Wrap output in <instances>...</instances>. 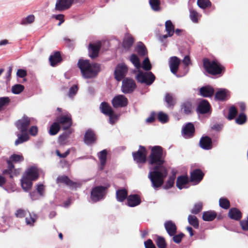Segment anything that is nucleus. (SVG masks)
Listing matches in <instances>:
<instances>
[{"instance_id": "obj_27", "label": "nucleus", "mask_w": 248, "mask_h": 248, "mask_svg": "<svg viewBox=\"0 0 248 248\" xmlns=\"http://www.w3.org/2000/svg\"><path fill=\"white\" fill-rule=\"evenodd\" d=\"M222 122V118L219 117H214L211 119L210 124V131H215L219 132L223 128V124L220 123Z\"/></svg>"}, {"instance_id": "obj_23", "label": "nucleus", "mask_w": 248, "mask_h": 248, "mask_svg": "<svg viewBox=\"0 0 248 248\" xmlns=\"http://www.w3.org/2000/svg\"><path fill=\"white\" fill-rule=\"evenodd\" d=\"M230 98V92L226 88H219L214 94V99L216 101L224 102Z\"/></svg>"}, {"instance_id": "obj_32", "label": "nucleus", "mask_w": 248, "mask_h": 248, "mask_svg": "<svg viewBox=\"0 0 248 248\" xmlns=\"http://www.w3.org/2000/svg\"><path fill=\"white\" fill-rule=\"evenodd\" d=\"M164 228L169 235H172L177 232V227L171 220H168L164 223Z\"/></svg>"}, {"instance_id": "obj_10", "label": "nucleus", "mask_w": 248, "mask_h": 248, "mask_svg": "<svg viewBox=\"0 0 248 248\" xmlns=\"http://www.w3.org/2000/svg\"><path fill=\"white\" fill-rule=\"evenodd\" d=\"M121 91L124 94H131L137 88L135 80L130 77H125L122 79Z\"/></svg>"}, {"instance_id": "obj_5", "label": "nucleus", "mask_w": 248, "mask_h": 248, "mask_svg": "<svg viewBox=\"0 0 248 248\" xmlns=\"http://www.w3.org/2000/svg\"><path fill=\"white\" fill-rule=\"evenodd\" d=\"M195 109L199 119L202 123L206 122V120L211 116L212 111V107L209 101L203 98L197 100Z\"/></svg>"}, {"instance_id": "obj_34", "label": "nucleus", "mask_w": 248, "mask_h": 248, "mask_svg": "<svg viewBox=\"0 0 248 248\" xmlns=\"http://www.w3.org/2000/svg\"><path fill=\"white\" fill-rule=\"evenodd\" d=\"M134 51H136L137 54L140 57H144L148 55L147 48L145 44L141 41H139L137 43Z\"/></svg>"}, {"instance_id": "obj_17", "label": "nucleus", "mask_w": 248, "mask_h": 248, "mask_svg": "<svg viewBox=\"0 0 248 248\" xmlns=\"http://www.w3.org/2000/svg\"><path fill=\"white\" fill-rule=\"evenodd\" d=\"M101 45L102 43L100 40L89 42L87 47L88 56L91 59L93 60L98 57L99 51Z\"/></svg>"}, {"instance_id": "obj_60", "label": "nucleus", "mask_w": 248, "mask_h": 248, "mask_svg": "<svg viewBox=\"0 0 248 248\" xmlns=\"http://www.w3.org/2000/svg\"><path fill=\"white\" fill-rule=\"evenodd\" d=\"M34 189L37 191V193L40 194L42 197H45V186L41 182L37 184L34 187Z\"/></svg>"}, {"instance_id": "obj_30", "label": "nucleus", "mask_w": 248, "mask_h": 248, "mask_svg": "<svg viewBox=\"0 0 248 248\" xmlns=\"http://www.w3.org/2000/svg\"><path fill=\"white\" fill-rule=\"evenodd\" d=\"M170 237V248H175L176 245L173 243L179 245L181 243L183 239L185 236V234L182 232L178 233L175 232L172 235H169Z\"/></svg>"}, {"instance_id": "obj_37", "label": "nucleus", "mask_w": 248, "mask_h": 248, "mask_svg": "<svg viewBox=\"0 0 248 248\" xmlns=\"http://www.w3.org/2000/svg\"><path fill=\"white\" fill-rule=\"evenodd\" d=\"M223 114L224 116L229 121H231L235 118L236 115V109L234 105H232L229 107L228 110L226 108L223 110Z\"/></svg>"}, {"instance_id": "obj_11", "label": "nucleus", "mask_w": 248, "mask_h": 248, "mask_svg": "<svg viewBox=\"0 0 248 248\" xmlns=\"http://www.w3.org/2000/svg\"><path fill=\"white\" fill-rule=\"evenodd\" d=\"M140 72V78H138L137 82L144 84L146 86H150L152 85L156 79L155 74L151 70Z\"/></svg>"}, {"instance_id": "obj_42", "label": "nucleus", "mask_w": 248, "mask_h": 248, "mask_svg": "<svg viewBox=\"0 0 248 248\" xmlns=\"http://www.w3.org/2000/svg\"><path fill=\"white\" fill-rule=\"evenodd\" d=\"M205 239V234L204 233V230L201 231L200 232H196L195 235H194L192 238H189L188 241H189L187 244L184 245L182 248H186L191 245V242L197 239L204 240Z\"/></svg>"}, {"instance_id": "obj_50", "label": "nucleus", "mask_w": 248, "mask_h": 248, "mask_svg": "<svg viewBox=\"0 0 248 248\" xmlns=\"http://www.w3.org/2000/svg\"><path fill=\"white\" fill-rule=\"evenodd\" d=\"M149 4L151 9L154 12H159L162 9L160 0H149Z\"/></svg>"}, {"instance_id": "obj_12", "label": "nucleus", "mask_w": 248, "mask_h": 248, "mask_svg": "<svg viewBox=\"0 0 248 248\" xmlns=\"http://www.w3.org/2000/svg\"><path fill=\"white\" fill-rule=\"evenodd\" d=\"M128 70V67L124 62L118 63L115 68L114 71V79L120 82L124 79L126 75Z\"/></svg>"}, {"instance_id": "obj_49", "label": "nucleus", "mask_w": 248, "mask_h": 248, "mask_svg": "<svg viewBox=\"0 0 248 248\" xmlns=\"http://www.w3.org/2000/svg\"><path fill=\"white\" fill-rule=\"evenodd\" d=\"M189 11V18L190 20L195 23H197L199 22L200 17L201 15H200L197 11L194 9L193 8H190Z\"/></svg>"}, {"instance_id": "obj_54", "label": "nucleus", "mask_w": 248, "mask_h": 248, "mask_svg": "<svg viewBox=\"0 0 248 248\" xmlns=\"http://www.w3.org/2000/svg\"><path fill=\"white\" fill-rule=\"evenodd\" d=\"M10 102V99L8 96L0 97V112L4 110Z\"/></svg>"}, {"instance_id": "obj_45", "label": "nucleus", "mask_w": 248, "mask_h": 248, "mask_svg": "<svg viewBox=\"0 0 248 248\" xmlns=\"http://www.w3.org/2000/svg\"><path fill=\"white\" fill-rule=\"evenodd\" d=\"M157 121L162 124H165L169 122L170 117L168 113L160 110L156 112Z\"/></svg>"}, {"instance_id": "obj_2", "label": "nucleus", "mask_w": 248, "mask_h": 248, "mask_svg": "<svg viewBox=\"0 0 248 248\" xmlns=\"http://www.w3.org/2000/svg\"><path fill=\"white\" fill-rule=\"evenodd\" d=\"M96 181L97 184L93 185L90 190V199L89 202L92 203L104 200L111 186L109 180L105 177H101Z\"/></svg>"}, {"instance_id": "obj_13", "label": "nucleus", "mask_w": 248, "mask_h": 248, "mask_svg": "<svg viewBox=\"0 0 248 248\" xmlns=\"http://www.w3.org/2000/svg\"><path fill=\"white\" fill-rule=\"evenodd\" d=\"M7 160V167L6 170L5 172H7L11 169H14L15 164L20 163L24 160V157L22 154L20 153H14L12 154L9 158H5Z\"/></svg>"}, {"instance_id": "obj_59", "label": "nucleus", "mask_w": 248, "mask_h": 248, "mask_svg": "<svg viewBox=\"0 0 248 248\" xmlns=\"http://www.w3.org/2000/svg\"><path fill=\"white\" fill-rule=\"evenodd\" d=\"M79 87L78 83L72 85L69 89L67 93L68 96L70 98H73L75 95L78 93Z\"/></svg>"}, {"instance_id": "obj_31", "label": "nucleus", "mask_w": 248, "mask_h": 248, "mask_svg": "<svg viewBox=\"0 0 248 248\" xmlns=\"http://www.w3.org/2000/svg\"><path fill=\"white\" fill-rule=\"evenodd\" d=\"M128 196L127 189L124 187H119L116 190L115 197L118 202H124L126 200Z\"/></svg>"}, {"instance_id": "obj_8", "label": "nucleus", "mask_w": 248, "mask_h": 248, "mask_svg": "<svg viewBox=\"0 0 248 248\" xmlns=\"http://www.w3.org/2000/svg\"><path fill=\"white\" fill-rule=\"evenodd\" d=\"M55 120L61 126L62 130L72 129L73 120L71 114L68 111L65 110L63 113L58 114Z\"/></svg>"}, {"instance_id": "obj_28", "label": "nucleus", "mask_w": 248, "mask_h": 248, "mask_svg": "<svg viewBox=\"0 0 248 248\" xmlns=\"http://www.w3.org/2000/svg\"><path fill=\"white\" fill-rule=\"evenodd\" d=\"M21 187L25 192H30L33 186V181L30 180L28 177H25L23 175L20 180Z\"/></svg>"}, {"instance_id": "obj_58", "label": "nucleus", "mask_w": 248, "mask_h": 248, "mask_svg": "<svg viewBox=\"0 0 248 248\" xmlns=\"http://www.w3.org/2000/svg\"><path fill=\"white\" fill-rule=\"evenodd\" d=\"M235 122L238 125L245 124L247 121V116L246 113H240L238 116L234 118Z\"/></svg>"}, {"instance_id": "obj_46", "label": "nucleus", "mask_w": 248, "mask_h": 248, "mask_svg": "<svg viewBox=\"0 0 248 248\" xmlns=\"http://www.w3.org/2000/svg\"><path fill=\"white\" fill-rule=\"evenodd\" d=\"M187 220L190 226H192L194 229H199V220L195 215H189Z\"/></svg>"}, {"instance_id": "obj_6", "label": "nucleus", "mask_w": 248, "mask_h": 248, "mask_svg": "<svg viewBox=\"0 0 248 248\" xmlns=\"http://www.w3.org/2000/svg\"><path fill=\"white\" fill-rule=\"evenodd\" d=\"M148 150L145 146L140 145L136 151L132 152V156L134 162L137 164L139 169L143 168L144 165L148 163Z\"/></svg>"}, {"instance_id": "obj_38", "label": "nucleus", "mask_w": 248, "mask_h": 248, "mask_svg": "<svg viewBox=\"0 0 248 248\" xmlns=\"http://www.w3.org/2000/svg\"><path fill=\"white\" fill-rule=\"evenodd\" d=\"M166 103V107L168 108H172L176 104V98L170 93H167L163 99Z\"/></svg>"}, {"instance_id": "obj_55", "label": "nucleus", "mask_w": 248, "mask_h": 248, "mask_svg": "<svg viewBox=\"0 0 248 248\" xmlns=\"http://www.w3.org/2000/svg\"><path fill=\"white\" fill-rule=\"evenodd\" d=\"M20 170L21 169L20 168L16 169L15 166L14 169H11L8 172H5V171L6 170V169L2 170V172L4 175H9V178L11 179H13L14 176H17L19 174Z\"/></svg>"}, {"instance_id": "obj_19", "label": "nucleus", "mask_w": 248, "mask_h": 248, "mask_svg": "<svg viewBox=\"0 0 248 248\" xmlns=\"http://www.w3.org/2000/svg\"><path fill=\"white\" fill-rule=\"evenodd\" d=\"M64 61L62 53L59 50H54L51 53L48 58L49 65L55 67L60 64Z\"/></svg>"}, {"instance_id": "obj_48", "label": "nucleus", "mask_w": 248, "mask_h": 248, "mask_svg": "<svg viewBox=\"0 0 248 248\" xmlns=\"http://www.w3.org/2000/svg\"><path fill=\"white\" fill-rule=\"evenodd\" d=\"M219 207L224 210H228L230 208L231 203L230 201L226 197H222L219 199Z\"/></svg>"}, {"instance_id": "obj_56", "label": "nucleus", "mask_w": 248, "mask_h": 248, "mask_svg": "<svg viewBox=\"0 0 248 248\" xmlns=\"http://www.w3.org/2000/svg\"><path fill=\"white\" fill-rule=\"evenodd\" d=\"M144 59L142 62V64L141 68L144 70V71H150L153 68L152 65L150 62V59L148 56V55L144 57Z\"/></svg>"}, {"instance_id": "obj_62", "label": "nucleus", "mask_w": 248, "mask_h": 248, "mask_svg": "<svg viewBox=\"0 0 248 248\" xmlns=\"http://www.w3.org/2000/svg\"><path fill=\"white\" fill-rule=\"evenodd\" d=\"M165 31L169 32L173 35L174 33L175 27L171 20H167L165 23Z\"/></svg>"}, {"instance_id": "obj_43", "label": "nucleus", "mask_w": 248, "mask_h": 248, "mask_svg": "<svg viewBox=\"0 0 248 248\" xmlns=\"http://www.w3.org/2000/svg\"><path fill=\"white\" fill-rule=\"evenodd\" d=\"M61 134L58 136V142L60 145H64L65 144V141L69 137V136L72 133V129H68L66 130H63Z\"/></svg>"}, {"instance_id": "obj_44", "label": "nucleus", "mask_w": 248, "mask_h": 248, "mask_svg": "<svg viewBox=\"0 0 248 248\" xmlns=\"http://www.w3.org/2000/svg\"><path fill=\"white\" fill-rule=\"evenodd\" d=\"M69 3V0H61L56 1L55 10L59 12H62L68 9L67 6Z\"/></svg>"}, {"instance_id": "obj_61", "label": "nucleus", "mask_w": 248, "mask_h": 248, "mask_svg": "<svg viewBox=\"0 0 248 248\" xmlns=\"http://www.w3.org/2000/svg\"><path fill=\"white\" fill-rule=\"evenodd\" d=\"M64 42L65 46L70 51H73L75 47V43L74 40L71 39L67 37H64L63 39Z\"/></svg>"}, {"instance_id": "obj_47", "label": "nucleus", "mask_w": 248, "mask_h": 248, "mask_svg": "<svg viewBox=\"0 0 248 248\" xmlns=\"http://www.w3.org/2000/svg\"><path fill=\"white\" fill-rule=\"evenodd\" d=\"M71 179L68 176L63 174L62 175H59L56 178L57 184H63L65 185L70 186Z\"/></svg>"}, {"instance_id": "obj_14", "label": "nucleus", "mask_w": 248, "mask_h": 248, "mask_svg": "<svg viewBox=\"0 0 248 248\" xmlns=\"http://www.w3.org/2000/svg\"><path fill=\"white\" fill-rule=\"evenodd\" d=\"M40 173H43L42 169L38 168L35 165L30 166L25 171L26 176L33 181H37L40 176Z\"/></svg>"}, {"instance_id": "obj_33", "label": "nucleus", "mask_w": 248, "mask_h": 248, "mask_svg": "<svg viewBox=\"0 0 248 248\" xmlns=\"http://www.w3.org/2000/svg\"><path fill=\"white\" fill-rule=\"evenodd\" d=\"M153 239L155 243L156 248H168V244L163 236L155 234L153 235Z\"/></svg>"}, {"instance_id": "obj_64", "label": "nucleus", "mask_w": 248, "mask_h": 248, "mask_svg": "<svg viewBox=\"0 0 248 248\" xmlns=\"http://www.w3.org/2000/svg\"><path fill=\"white\" fill-rule=\"evenodd\" d=\"M203 208V204L202 202H199L194 205L193 208L191 210V214L193 215H197L200 213Z\"/></svg>"}, {"instance_id": "obj_21", "label": "nucleus", "mask_w": 248, "mask_h": 248, "mask_svg": "<svg viewBox=\"0 0 248 248\" xmlns=\"http://www.w3.org/2000/svg\"><path fill=\"white\" fill-rule=\"evenodd\" d=\"M190 179L187 174H182L178 175L177 177L176 182V186L179 189L188 188L190 185Z\"/></svg>"}, {"instance_id": "obj_24", "label": "nucleus", "mask_w": 248, "mask_h": 248, "mask_svg": "<svg viewBox=\"0 0 248 248\" xmlns=\"http://www.w3.org/2000/svg\"><path fill=\"white\" fill-rule=\"evenodd\" d=\"M30 124V118L24 114L21 119L16 122L15 125L21 132H23L25 131L27 132L28 128Z\"/></svg>"}, {"instance_id": "obj_20", "label": "nucleus", "mask_w": 248, "mask_h": 248, "mask_svg": "<svg viewBox=\"0 0 248 248\" xmlns=\"http://www.w3.org/2000/svg\"><path fill=\"white\" fill-rule=\"evenodd\" d=\"M211 138L207 134H203L199 142V147L204 150H210L216 147L211 140Z\"/></svg>"}, {"instance_id": "obj_1", "label": "nucleus", "mask_w": 248, "mask_h": 248, "mask_svg": "<svg viewBox=\"0 0 248 248\" xmlns=\"http://www.w3.org/2000/svg\"><path fill=\"white\" fill-rule=\"evenodd\" d=\"M148 148L150 153L148 155L149 165L148 178L151 182V186L155 190H158L169 174L165 165L167 153L166 150L159 145L149 146Z\"/></svg>"}, {"instance_id": "obj_52", "label": "nucleus", "mask_w": 248, "mask_h": 248, "mask_svg": "<svg viewBox=\"0 0 248 248\" xmlns=\"http://www.w3.org/2000/svg\"><path fill=\"white\" fill-rule=\"evenodd\" d=\"M25 89L24 85L21 84L16 83L13 85L11 88V92L14 94H19L22 93Z\"/></svg>"}, {"instance_id": "obj_57", "label": "nucleus", "mask_w": 248, "mask_h": 248, "mask_svg": "<svg viewBox=\"0 0 248 248\" xmlns=\"http://www.w3.org/2000/svg\"><path fill=\"white\" fill-rule=\"evenodd\" d=\"M35 20V16L31 14L25 17L22 18L20 22V24L22 25H26L32 23Z\"/></svg>"}, {"instance_id": "obj_22", "label": "nucleus", "mask_w": 248, "mask_h": 248, "mask_svg": "<svg viewBox=\"0 0 248 248\" xmlns=\"http://www.w3.org/2000/svg\"><path fill=\"white\" fill-rule=\"evenodd\" d=\"M97 136L94 131L91 129H87L85 132L83 141L87 146L95 143L97 141Z\"/></svg>"}, {"instance_id": "obj_35", "label": "nucleus", "mask_w": 248, "mask_h": 248, "mask_svg": "<svg viewBox=\"0 0 248 248\" xmlns=\"http://www.w3.org/2000/svg\"><path fill=\"white\" fill-rule=\"evenodd\" d=\"M128 35V37L126 38H124L123 42L122 44V47L125 51H129L135 42V39L132 35L129 34L128 32H126L125 33V35Z\"/></svg>"}, {"instance_id": "obj_3", "label": "nucleus", "mask_w": 248, "mask_h": 248, "mask_svg": "<svg viewBox=\"0 0 248 248\" xmlns=\"http://www.w3.org/2000/svg\"><path fill=\"white\" fill-rule=\"evenodd\" d=\"M203 74L207 77L216 79L222 77L226 71V67L217 59L210 60L204 57L202 60Z\"/></svg>"}, {"instance_id": "obj_51", "label": "nucleus", "mask_w": 248, "mask_h": 248, "mask_svg": "<svg viewBox=\"0 0 248 248\" xmlns=\"http://www.w3.org/2000/svg\"><path fill=\"white\" fill-rule=\"evenodd\" d=\"M129 60L135 67H141L142 64L140 59L135 53H133L129 56Z\"/></svg>"}, {"instance_id": "obj_39", "label": "nucleus", "mask_w": 248, "mask_h": 248, "mask_svg": "<svg viewBox=\"0 0 248 248\" xmlns=\"http://www.w3.org/2000/svg\"><path fill=\"white\" fill-rule=\"evenodd\" d=\"M99 110L100 112L105 116L109 115L110 113L114 112V110L110 104L105 101L102 102L100 104Z\"/></svg>"}, {"instance_id": "obj_29", "label": "nucleus", "mask_w": 248, "mask_h": 248, "mask_svg": "<svg viewBox=\"0 0 248 248\" xmlns=\"http://www.w3.org/2000/svg\"><path fill=\"white\" fill-rule=\"evenodd\" d=\"M62 129L61 126L55 120H53L52 123L50 121L48 124V133L50 136H55L57 135Z\"/></svg>"}, {"instance_id": "obj_63", "label": "nucleus", "mask_w": 248, "mask_h": 248, "mask_svg": "<svg viewBox=\"0 0 248 248\" xmlns=\"http://www.w3.org/2000/svg\"><path fill=\"white\" fill-rule=\"evenodd\" d=\"M157 120V114L155 111H152L149 116L145 120V123L150 124L155 122Z\"/></svg>"}, {"instance_id": "obj_15", "label": "nucleus", "mask_w": 248, "mask_h": 248, "mask_svg": "<svg viewBox=\"0 0 248 248\" xmlns=\"http://www.w3.org/2000/svg\"><path fill=\"white\" fill-rule=\"evenodd\" d=\"M190 182L192 186L198 185L203 179L205 173L200 168L191 170L190 172Z\"/></svg>"}, {"instance_id": "obj_53", "label": "nucleus", "mask_w": 248, "mask_h": 248, "mask_svg": "<svg viewBox=\"0 0 248 248\" xmlns=\"http://www.w3.org/2000/svg\"><path fill=\"white\" fill-rule=\"evenodd\" d=\"M197 5L199 8L205 11L212 6V2L210 0H197Z\"/></svg>"}, {"instance_id": "obj_18", "label": "nucleus", "mask_w": 248, "mask_h": 248, "mask_svg": "<svg viewBox=\"0 0 248 248\" xmlns=\"http://www.w3.org/2000/svg\"><path fill=\"white\" fill-rule=\"evenodd\" d=\"M111 104L114 108L125 107L128 104V100L124 94H116L111 100Z\"/></svg>"}, {"instance_id": "obj_9", "label": "nucleus", "mask_w": 248, "mask_h": 248, "mask_svg": "<svg viewBox=\"0 0 248 248\" xmlns=\"http://www.w3.org/2000/svg\"><path fill=\"white\" fill-rule=\"evenodd\" d=\"M196 122H188L184 123L181 128V136L185 139H190L193 138L196 134L195 123Z\"/></svg>"}, {"instance_id": "obj_26", "label": "nucleus", "mask_w": 248, "mask_h": 248, "mask_svg": "<svg viewBox=\"0 0 248 248\" xmlns=\"http://www.w3.org/2000/svg\"><path fill=\"white\" fill-rule=\"evenodd\" d=\"M108 154V150L107 149H104L97 153V156L100 162L98 165V170L100 171L104 170L107 164Z\"/></svg>"}, {"instance_id": "obj_36", "label": "nucleus", "mask_w": 248, "mask_h": 248, "mask_svg": "<svg viewBox=\"0 0 248 248\" xmlns=\"http://www.w3.org/2000/svg\"><path fill=\"white\" fill-rule=\"evenodd\" d=\"M178 50L182 56L186 55H190L191 46L186 41L183 42L181 45H176Z\"/></svg>"}, {"instance_id": "obj_4", "label": "nucleus", "mask_w": 248, "mask_h": 248, "mask_svg": "<svg viewBox=\"0 0 248 248\" xmlns=\"http://www.w3.org/2000/svg\"><path fill=\"white\" fill-rule=\"evenodd\" d=\"M83 78L85 79L95 78L101 71V64L89 59L80 57L77 64Z\"/></svg>"}, {"instance_id": "obj_7", "label": "nucleus", "mask_w": 248, "mask_h": 248, "mask_svg": "<svg viewBox=\"0 0 248 248\" xmlns=\"http://www.w3.org/2000/svg\"><path fill=\"white\" fill-rule=\"evenodd\" d=\"M182 60L177 56H171L169 59V66L170 71L177 78H180L186 76L189 71V68H187L186 70L184 72L179 71L178 69Z\"/></svg>"}, {"instance_id": "obj_16", "label": "nucleus", "mask_w": 248, "mask_h": 248, "mask_svg": "<svg viewBox=\"0 0 248 248\" xmlns=\"http://www.w3.org/2000/svg\"><path fill=\"white\" fill-rule=\"evenodd\" d=\"M197 94L203 98H212L215 92L214 88L210 84L204 83L197 89Z\"/></svg>"}, {"instance_id": "obj_41", "label": "nucleus", "mask_w": 248, "mask_h": 248, "mask_svg": "<svg viewBox=\"0 0 248 248\" xmlns=\"http://www.w3.org/2000/svg\"><path fill=\"white\" fill-rule=\"evenodd\" d=\"M183 110V112L185 115H189L193 112L192 109V103L190 101H186L184 102L181 106V111Z\"/></svg>"}, {"instance_id": "obj_25", "label": "nucleus", "mask_w": 248, "mask_h": 248, "mask_svg": "<svg viewBox=\"0 0 248 248\" xmlns=\"http://www.w3.org/2000/svg\"><path fill=\"white\" fill-rule=\"evenodd\" d=\"M126 200L125 205L129 207H136L140 204L142 202L140 195L136 193L129 194Z\"/></svg>"}, {"instance_id": "obj_40", "label": "nucleus", "mask_w": 248, "mask_h": 248, "mask_svg": "<svg viewBox=\"0 0 248 248\" xmlns=\"http://www.w3.org/2000/svg\"><path fill=\"white\" fill-rule=\"evenodd\" d=\"M216 217L217 212L214 210H209L202 213V218L204 221H212Z\"/></svg>"}]
</instances>
